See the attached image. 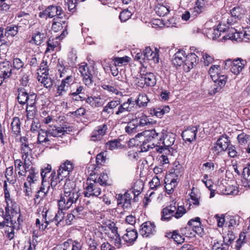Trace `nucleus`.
Wrapping results in <instances>:
<instances>
[{
    "label": "nucleus",
    "instance_id": "nucleus-5",
    "mask_svg": "<svg viewBox=\"0 0 250 250\" xmlns=\"http://www.w3.org/2000/svg\"><path fill=\"white\" fill-rule=\"evenodd\" d=\"M224 63L225 69H229L231 66L230 70L232 73L235 75H238L244 69L247 62L241 58H237L233 60L228 59L224 62Z\"/></svg>",
    "mask_w": 250,
    "mask_h": 250
},
{
    "label": "nucleus",
    "instance_id": "nucleus-45",
    "mask_svg": "<svg viewBox=\"0 0 250 250\" xmlns=\"http://www.w3.org/2000/svg\"><path fill=\"white\" fill-rule=\"evenodd\" d=\"M47 74L42 75H38V80L46 88L51 87L53 85V81L51 79L48 77Z\"/></svg>",
    "mask_w": 250,
    "mask_h": 250
},
{
    "label": "nucleus",
    "instance_id": "nucleus-59",
    "mask_svg": "<svg viewBox=\"0 0 250 250\" xmlns=\"http://www.w3.org/2000/svg\"><path fill=\"white\" fill-rule=\"evenodd\" d=\"M5 175L7 181L10 183H13L15 181L13 167H10L6 168Z\"/></svg>",
    "mask_w": 250,
    "mask_h": 250
},
{
    "label": "nucleus",
    "instance_id": "nucleus-27",
    "mask_svg": "<svg viewBox=\"0 0 250 250\" xmlns=\"http://www.w3.org/2000/svg\"><path fill=\"white\" fill-rule=\"evenodd\" d=\"M120 100L117 98L108 102L104 107L102 112L107 114H115V110L118 108L120 104Z\"/></svg>",
    "mask_w": 250,
    "mask_h": 250
},
{
    "label": "nucleus",
    "instance_id": "nucleus-62",
    "mask_svg": "<svg viewBox=\"0 0 250 250\" xmlns=\"http://www.w3.org/2000/svg\"><path fill=\"white\" fill-rule=\"evenodd\" d=\"M129 58L127 56L123 57H115L113 59V61L114 62L116 65H121L125 62H128L129 61Z\"/></svg>",
    "mask_w": 250,
    "mask_h": 250
},
{
    "label": "nucleus",
    "instance_id": "nucleus-44",
    "mask_svg": "<svg viewBox=\"0 0 250 250\" xmlns=\"http://www.w3.org/2000/svg\"><path fill=\"white\" fill-rule=\"evenodd\" d=\"M177 179L173 178L171 180L167 179L165 180V189L166 192L170 194L174 191V188L177 186Z\"/></svg>",
    "mask_w": 250,
    "mask_h": 250
},
{
    "label": "nucleus",
    "instance_id": "nucleus-52",
    "mask_svg": "<svg viewBox=\"0 0 250 250\" xmlns=\"http://www.w3.org/2000/svg\"><path fill=\"white\" fill-rule=\"evenodd\" d=\"M149 100L146 94L139 95L138 99L134 101L135 104L139 107H145L147 105Z\"/></svg>",
    "mask_w": 250,
    "mask_h": 250
},
{
    "label": "nucleus",
    "instance_id": "nucleus-31",
    "mask_svg": "<svg viewBox=\"0 0 250 250\" xmlns=\"http://www.w3.org/2000/svg\"><path fill=\"white\" fill-rule=\"evenodd\" d=\"M137 127L144 126L150 124L147 117L143 113H136L134 118H131Z\"/></svg>",
    "mask_w": 250,
    "mask_h": 250
},
{
    "label": "nucleus",
    "instance_id": "nucleus-12",
    "mask_svg": "<svg viewBox=\"0 0 250 250\" xmlns=\"http://www.w3.org/2000/svg\"><path fill=\"white\" fill-rule=\"evenodd\" d=\"M74 166L72 162L66 160L62 163L58 170V175L61 179H64L68 177L74 169Z\"/></svg>",
    "mask_w": 250,
    "mask_h": 250
},
{
    "label": "nucleus",
    "instance_id": "nucleus-47",
    "mask_svg": "<svg viewBox=\"0 0 250 250\" xmlns=\"http://www.w3.org/2000/svg\"><path fill=\"white\" fill-rule=\"evenodd\" d=\"M232 17L235 19H241L246 13V10L240 7H234L230 11Z\"/></svg>",
    "mask_w": 250,
    "mask_h": 250
},
{
    "label": "nucleus",
    "instance_id": "nucleus-48",
    "mask_svg": "<svg viewBox=\"0 0 250 250\" xmlns=\"http://www.w3.org/2000/svg\"><path fill=\"white\" fill-rule=\"evenodd\" d=\"M156 13L160 17H164L169 12V8L161 4H158L155 7Z\"/></svg>",
    "mask_w": 250,
    "mask_h": 250
},
{
    "label": "nucleus",
    "instance_id": "nucleus-40",
    "mask_svg": "<svg viewBox=\"0 0 250 250\" xmlns=\"http://www.w3.org/2000/svg\"><path fill=\"white\" fill-rule=\"evenodd\" d=\"M12 73V66L8 62L0 64V76H2L3 79L9 77Z\"/></svg>",
    "mask_w": 250,
    "mask_h": 250
},
{
    "label": "nucleus",
    "instance_id": "nucleus-1",
    "mask_svg": "<svg viewBox=\"0 0 250 250\" xmlns=\"http://www.w3.org/2000/svg\"><path fill=\"white\" fill-rule=\"evenodd\" d=\"M4 212L2 208H0V226L17 227L23 222L20 212L14 210L12 211L8 207L5 208Z\"/></svg>",
    "mask_w": 250,
    "mask_h": 250
},
{
    "label": "nucleus",
    "instance_id": "nucleus-55",
    "mask_svg": "<svg viewBox=\"0 0 250 250\" xmlns=\"http://www.w3.org/2000/svg\"><path fill=\"white\" fill-rule=\"evenodd\" d=\"M4 190L5 200L6 203V206L5 207H8L9 209H11L12 208L13 202L10 198L9 191L7 188V184L6 182H5L4 185Z\"/></svg>",
    "mask_w": 250,
    "mask_h": 250
},
{
    "label": "nucleus",
    "instance_id": "nucleus-33",
    "mask_svg": "<svg viewBox=\"0 0 250 250\" xmlns=\"http://www.w3.org/2000/svg\"><path fill=\"white\" fill-rule=\"evenodd\" d=\"M205 8V0H197L193 8L190 11L193 18L194 19L198 15L201 13Z\"/></svg>",
    "mask_w": 250,
    "mask_h": 250
},
{
    "label": "nucleus",
    "instance_id": "nucleus-14",
    "mask_svg": "<svg viewBox=\"0 0 250 250\" xmlns=\"http://www.w3.org/2000/svg\"><path fill=\"white\" fill-rule=\"evenodd\" d=\"M198 62V57L195 53H191L186 55L183 65L184 71L189 72L197 64Z\"/></svg>",
    "mask_w": 250,
    "mask_h": 250
},
{
    "label": "nucleus",
    "instance_id": "nucleus-6",
    "mask_svg": "<svg viewBox=\"0 0 250 250\" xmlns=\"http://www.w3.org/2000/svg\"><path fill=\"white\" fill-rule=\"evenodd\" d=\"M64 16L63 10L60 6L51 5L47 6L43 11L39 13L41 18L47 19L54 17Z\"/></svg>",
    "mask_w": 250,
    "mask_h": 250
},
{
    "label": "nucleus",
    "instance_id": "nucleus-46",
    "mask_svg": "<svg viewBox=\"0 0 250 250\" xmlns=\"http://www.w3.org/2000/svg\"><path fill=\"white\" fill-rule=\"evenodd\" d=\"M216 143L218 146L222 148L220 149L224 150V151H226L229 146V141L227 136L222 135L217 140Z\"/></svg>",
    "mask_w": 250,
    "mask_h": 250
},
{
    "label": "nucleus",
    "instance_id": "nucleus-25",
    "mask_svg": "<svg viewBox=\"0 0 250 250\" xmlns=\"http://www.w3.org/2000/svg\"><path fill=\"white\" fill-rule=\"evenodd\" d=\"M28 175L26 179V182L24 183V187H27L29 185H33L37 182L39 177V173L38 170L36 168L31 167H29L28 171Z\"/></svg>",
    "mask_w": 250,
    "mask_h": 250
},
{
    "label": "nucleus",
    "instance_id": "nucleus-57",
    "mask_svg": "<svg viewBox=\"0 0 250 250\" xmlns=\"http://www.w3.org/2000/svg\"><path fill=\"white\" fill-rule=\"evenodd\" d=\"M155 147L158 148V146L157 144H155L154 142L149 143L148 142V141L144 140L143 142V144L141 146V151L146 152L148 151L149 148H153Z\"/></svg>",
    "mask_w": 250,
    "mask_h": 250
},
{
    "label": "nucleus",
    "instance_id": "nucleus-50",
    "mask_svg": "<svg viewBox=\"0 0 250 250\" xmlns=\"http://www.w3.org/2000/svg\"><path fill=\"white\" fill-rule=\"evenodd\" d=\"M49 138L50 137L47 130H41L38 134V142L39 144L46 143L50 141Z\"/></svg>",
    "mask_w": 250,
    "mask_h": 250
},
{
    "label": "nucleus",
    "instance_id": "nucleus-63",
    "mask_svg": "<svg viewBox=\"0 0 250 250\" xmlns=\"http://www.w3.org/2000/svg\"><path fill=\"white\" fill-rule=\"evenodd\" d=\"M186 212V209L183 206H178L177 208L176 207V211L174 212V217L179 219L182 217Z\"/></svg>",
    "mask_w": 250,
    "mask_h": 250
},
{
    "label": "nucleus",
    "instance_id": "nucleus-60",
    "mask_svg": "<svg viewBox=\"0 0 250 250\" xmlns=\"http://www.w3.org/2000/svg\"><path fill=\"white\" fill-rule=\"evenodd\" d=\"M183 172V168L181 165L178 163H174L173 167L171 169V173H174L177 177L181 175Z\"/></svg>",
    "mask_w": 250,
    "mask_h": 250
},
{
    "label": "nucleus",
    "instance_id": "nucleus-7",
    "mask_svg": "<svg viewBox=\"0 0 250 250\" xmlns=\"http://www.w3.org/2000/svg\"><path fill=\"white\" fill-rule=\"evenodd\" d=\"M135 106L134 101L132 98H128L126 101L122 103L120 101L118 108L115 112V114L117 116L121 115L125 112L130 113L134 110Z\"/></svg>",
    "mask_w": 250,
    "mask_h": 250
},
{
    "label": "nucleus",
    "instance_id": "nucleus-23",
    "mask_svg": "<svg viewBox=\"0 0 250 250\" xmlns=\"http://www.w3.org/2000/svg\"><path fill=\"white\" fill-rule=\"evenodd\" d=\"M240 217L238 215L230 216L228 217L226 220V225L228 226L229 231L227 237H230L232 230H234L239 225L240 223Z\"/></svg>",
    "mask_w": 250,
    "mask_h": 250
},
{
    "label": "nucleus",
    "instance_id": "nucleus-4",
    "mask_svg": "<svg viewBox=\"0 0 250 250\" xmlns=\"http://www.w3.org/2000/svg\"><path fill=\"white\" fill-rule=\"evenodd\" d=\"M78 199V192L68 193L65 192L58 201V208L60 210H66L69 208L73 203H75Z\"/></svg>",
    "mask_w": 250,
    "mask_h": 250
},
{
    "label": "nucleus",
    "instance_id": "nucleus-54",
    "mask_svg": "<svg viewBox=\"0 0 250 250\" xmlns=\"http://www.w3.org/2000/svg\"><path fill=\"white\" fill-rule=\"evenodd\" d=\"M18 32V27L16 25H10L5 28V35L7 37L15 36Z\"/></svg>",
    "mask_w": 250,
    "mask_h": 250
},
{
    "label": "nucleus",
    "instance_id": "nucleus-49",
    "mask_svg": "<svg viewBox=\"0 0 250 250\" xmlns=\"http://www.w3.org/2000/svg\"><path fill=\"white\" fill-rule=\"evenodd\" d=\"M55 220V216L52 214V212L49 210H47L45 212L42 211V221L47 224V225L51 222Z\"/></svg>",
    "mask_w": 250,
    "mask_h": 250
},
{
    "label": "nucleus",
    "instance_id": "nucleus-11",
    "mask_svg": "<svg viewBox=\"0 0 250 250\" xmlns=\"http://www.w3.org/2000/svg\"><path fill=\"white\" fill-rule=\"evenodd\" d=\"M91 181V179H89V178L87 180V186L85 188L86 191L83 192L84 196H94L98 197L101 193V189L98 187V185L95 181L92 182Z\"/></svg>",
    "mask_w": 250,
    "mask_h": 250
},
{
    "label": "nucleus",
    "instance_id": "nucleus-61",
    "mask_svg": "<svg viewBox=\"0 0 250 250\" xmlns=\"http://www.w3.org/2000/svg\"><path fill=\"white\" fill-rule=\"evenodd\" d=\"M174 235L173 239L177 244H181L185 241L183 235L181 234L179 230H174Z\"/></svg>",
    "mask_w": 250,
    "mask_h": 250
},
{
    "label": "nucleus",
    "instance_id": "nucleus-3",
    "mask_svg": "<svg viewBox=\"0 0 250 250\" xmlns=\"http://www.w3.org/2000/svg\"><path fill=\"white\" fill-rule=\"evenodd\" d=\"M21 151L22 154V158L24 161V167L28 168L31 164L33 145L29 144L25 137H21Z\"/></svg>",
    "mask_w": 250,
    "mask_h": 250
},
{
    "label": "nucleus",
    "instance_id": "nucleus-18",
    "mask_svg": "<svg viewBox=\"0 0 250 250\" xmlns=\"http://www.w3.org/2000/svg\"><path fill=\"white\" fill-rule=\"evenodd\" d=\"M159 50L157 48H155L154 50H153L150 47H146L143 51V56L145 59L157 63L159 62Z\"/></svg>",
    "mask_w": 250,
    "mask_h": 250
},
{
    "label": "nucleus",
    "instance_id": "nucleus-56",
    "mask_svg": "<svg viewBox=\"0 0 250 250\" xmlns=\"http://www.w3.org/2000/svg\"><path fill=\"white\" fill-rule=\"evenodd\" d=\"M50 180L48 181L52 188H54L57 186L58 184L62 181L63 179L59 178V175L57 176L55 172L51 174Z\"/></svg>",
    "mask_w": 250,
    "mask_h": 250
},
{
    "label": "nucleus",
    "instance_id": "nucleus-58",
    "mask_svg": "<svg viewBox=\"0 0 250 250\" xmlns=\"http://www.w3.org/2000/svg\"><path fill=\"white\" fill-rule=\"evenodd\" d=\"M64 2L71 13H73L76 11L77 0H64Z\"/></svg>",
    "mask_w": 250,
    "mask_h": 250
},
{
    "label": "nucleus",
    "instance_id": "nucleus-38",
    "mask_svg": "<svg viewBox=\"0 0 250 250\" xmlns=\"http://www.w3.org/2000/svg\"><path fill=\"white\" fill-rule=\"evenodd\" d=\"M45 37L46 35L44 33L36 31L33 33L32 39L29 41V42L36 45H40L43 42Z\"/></svg>",
    "mask_w": 250,
    "mask_h": 250
},
{
    "label": "nucleus",
    "instance_id": "nucleus-15",
    "mask_svg": "<svg viewBox=\"0 0 250 250\" xmlns=\"http://www.w3.org/2000/svg\"><path fill=\"white\" fill-rule=\"evenodd\" d=\"M234 238V234L231 232L230 237H224V243L215 240L212 246V250H228L229 244L231 243Z\"/></svg>",
    "mask_w": 250,
    "mask_h": 250
},
{
    "label": "nucleus",
    "instance_id": "nucleus-22",
    "mask_svg": "<svg viewBox=\"0 0 250 250\" xmlns=\"http://www.w3.org/2000/svg\"><path fill=\"white\" fill-rule=\"evenodd\" d=\"M140 233L143 237H148L155 232V226L154 223L146 222L141 225Z\"/></svg>",
    "mask_w": 250,
    "mask_h": 250
},
{
    "label": "nucleus",
    "instance_id": "nucleus-29",
    "mask_svg": "<svg viewBox=\"0 0 250 250\" xmlns=\"http://www.w3.org/2000/svg\"><path fill=\"white\" fill-rule=\"evenodd\" d=\"M126 231V233L122 237L123 239L128 245H132L138 237V232L134 229H127Z\"/></svg>",
    "mask_w": 250,
    "mask_h": 250
},
{
    "label": "nucleus",
    "instance_id": "nucleus-9",
    "mask_svg": "<svg viewBox=\"0 0 250 250\" xmlns=\"http://www.w3.org/2000/svg\"><path fill=\"white\" fill-rule=\"evenodd\" d=\"M175 138V134L169 132H166L163 136V146H158V148H156V150L160 153L165 150L169 151V148L174 144Z\"/></svg>",
    "mask_w": 250,
    "mask_h": 250
},
{
    "label": "nucleus",
    "instance_id": "nucleus-8",
    "mask_svg": "<svg viewBox=\"0 0 250 250\" xmlns=\"http://www.w3.org/2000/svg\"><path fill=\"white\" fill-rule=\"evenodd\" d=\"M79 72L81 74L83 83L87 86L91 85L93 82L91 68L87 63H82L79 66Z\"/></svg>",
    "mask_w": 250,
    "mask_h": 250
},
{
    "label": "nucleus",
    "instance_id": "nucleus-51",
    "mask_svg": "<svg viewBox=\"0 0 250 250\" xmlns=\"http://www.w3.org/2000/svg\"><path fill=\"white\" fill-rule=\"evenodd\" d=\"M144 184L142 182L137 181L134 184L133 190H130L129 192H132L133 196L135 197L141 193L143 189Z\"/></svg>",
    "mask_w": 250,
    "mask_h": 250
},
{
    "label": "nucleus",
    "instance_id": "nucleus-64",
    "mask_svg": "<svg viewBox=\"0 0 250 250\" xmlns=\"http://www.w3.org/2000/svg\"><path fill=\"white\" fill-rule=\"evenodd\" d=\"M244 42H247L250 40V26L243 28L241 31Z\"/></svg>",
    "mask_w": 250,
    "mask_h": 250
},
{
    "label": "nucleus",
    "instance_id": "nucleus-35",
    "mask_svg": "<svg viewBox=\"0 0 250 250\" xmlns=\"http://www.w3.org/2000/svg\"><path fill=\"white\" fill-rule=\"evenodd\" d=\"M141 80L145 82V84L147 86H153L156 83V76L151 72H147L145 74H141Z\"/></svg>",
    "mask_w": 250,
    "mask_h": 250
},
{
    "label": "nucleus",
    "instance_id": "nucleus-16",
    "mask_svg": "<svg viewBox=\"0 0 250 250\" xmlns=\"http://www.w3.org/2000/svg\"><path fill=\"white\" fill-rule=\"evenodd\" d=\"M242 34L241 31H237L234 28H229L228 33L223 36L222 40H230L236 42H244Z\"/></svg>",
    "mask_w": 250,
    "mask_h": 250
},
{
    "label": "nucleus",
    "instance_id": "nucleus-28",
    "mask_svg": "<svg viewBox=\"0 0 250 250\" xmlns=\"http://www.w3.org/2000/svg\"><path fill=\"white\" fill-rule=\"evenodd\" d=\"M197 131V126L190 127L183 132L182 137L184 141L190 143L195 139Z\"/></svg>",
    "mask_w": 250,
    "mask_h": 250
},
{
    "label": "nucleus",
    "instance_id": "nucleus-41",
    "mask_svg": "<svg viewBox=\"0 0 250 250\" xmlns=\"http://www.w3.org/2000/svg\"><path fill=\"white\" fill-rule=\"evenodd\" d=\"M21 124L20 120L18 117H14L12 119L10 129L13 134L16 135H21Z\"/></svg>",
    "mask_w": 250,
    "mask_h": 250
},
{
    "label": "nucleus",
    "instance_id": "nucleus-13",
    "mask_svg": "<svg viewBox=\"0 0 250 250\" xmlns=\"http://www.w3.org/2000/svg\"><path fill=\"white\" fill-rule=\"evenodd\" d=\"M132 115L128 113L124 116L122 117L121 120H123L122 123L126 124L127 125L125 127V132L130 135L134 134L137 132V126L133 122V120L131 118Z\"/></svg>",
    "mask_w": 250,
    "mask_h": 250
},
{
    "label": "nucleus",
    "instance_id": "nucleus-21",
    "mask_svg": "<svg viewBox=\"0 0 250 250\" xmlns=\"http://www.w3.org/2000/svg\"><path fill=\"white\" fill-rule=\"evenodd\" d=\"M43 172L41 173L42 177V184L40 190L36 193L35 197L36 199H42L44 198L50 189V184L44 180V176L43 174Z\"/></svg>",
    "mask_w": 250,
    "mask_h": 250
},
{
    "label": "nucleus",
    "instance_id": "nucleus-17",
    "mask_svg": "<svg viewBox=\"0 0 250 250\" xmlns=\"http://www.w3.org/2000/svg\"><path fill=\"white\" fill-rule=\"evenodd\" d=\"M67 26L66 18L64 16L55 17L53 20L52 29L55 32L63 30V32L66 30Z\"/></svg>",
    "mask_w": 250,
    "mask_h": 250
},
{
    "label": "nucleus",
    "instance_id": "nucleus-42",
    "mask_svg": "<svg viewBox=\"0 0 250 250\" xmlns=\"http://www.w3.org/2000/svg\"><path fill=\"white\" fill-rule=\"evenodd\" d=\"M90 176L91 178H89V179H91V181L92 182L95 181L97 185L99 184L101 186H106L107 185V180L108 177L107 174L105 173H101L100 175L98 176V178H97V177L95 178V175H91Z\"/></svg>",
    "mask_w": 250,
    "mask_h": 250
},
{
    "label": "nucleus",
    "instance_id": "nucleus-19",
    "mask_svg": "<svg viewBox=\"0 0 250 250\" xmlns=\"http://www.w3.org/2000/svg\"><path fill=\"white\" fill-rule=\"evenodd\" d=\"M35 96V100L36 99L37 95L35 93L28 94L27 90L22 87L18 88V101L21 104H28L31 96Z\"/></svg>",
    "mask_w": 250,
    "mask_h": 250
},
{
    "label": "nucleus",
    "instance_id": "nucleus-36",
    "mask_svg": "<svg viewBox=\"0 0 250 250\" xmlns=\"http://www.w3.org/2000/svg\"><path fill=\"white\" fill-rule=\"evenodd\" d=\"M145 134L146 137L145 140L148 141V143H152L154 142L155 144L159 143L158 141L160 138V135L159 133L156 132L155 129L146 131Z\"/></svg>",
    "mask_w": 250,
    "mask_h": 250
},
{
    "label": "nucleus",
    "instance_id": "nucleus-10",
    "mask_svg": "<svg viewBox=\"0 0 250 250\" xmlns=\"http://www.w3.org/2000/svg\"><path fill=\"white\" fill-rule=\"evenodd\" d=\"M133 192L127 191L124 194L116 195L117 205L124 208H127L131 207V200L133 197Z\"/></svg>",
    "mask_w": 250,
    "mask_h": 250
},
{
    "label": "nucleus",
    "instance_id": "nucleus-39",
    "mask_svg": "<svg viewBox=\"0 0 250 250\" xmlns=\"http://www.w3.org/2000/svg\"><path fill=\"white\" fill-rule=\"evenodd\" d=\"M47 131L50 137H61L66 131L64 128L61 126H50Z\"/></svg>",
    "mask_w": 250,
    "mask_h": 250
},
{
    "label": "nucleus",
    "instance_id": "nucleus-26",
    "mask_svg": "<svg viewBox=\"0 0 250 250\" xmlns=\"http://www.w3.org/2000/svg\"><path fill=\"white\" fill-rule=\"evenodd\" d=\"M176 209V207L172 205L164 208L162 211L161 220L164 221L170 220L173 217H174V212Z\"/></svg>",
    "mask_w": 250,
    "mask_h": 250
},
{
    "label": "nucleus",
    "instance_id": "nucleus-2",
    "mask_svg": "<svg viewBox=\"0 0 250 250\" xmlns=\"http://www.w3.org/2000/svg\"><path fill=\"white\" fill-rule=\"evenodd\" d=\"M220 70V65H213L208 70L213 84L211 85L209 93L210 94H215L219 92L226 84L227 77L225 75H221L219 72Z\"/></svg>",
    "mask_w": 250,
    "mask_h": 250
},
{
    "label": "nucleus",
    "instance_id": "nucleus-30",
    "mask_svg": "<svg viewBox=\"0 0 250 250\" xmlns=\"http://www.w3.org/2000/svg\"><path fill=\"white\" fill-rule=\"evenodd\" d=\"M107 129V126L105 124L97 126L92 132L91 138L93 141L100 140L105 134Z\"/></svg>",
    "mask_w": 250,
    "mask_h": 250
},
{
    "label": "nucleus",
    "instance_id": "nucleus-53",
    "mask_svg": "<svg viewBox=\"0 0 250 250\" xmlns=\"http://www.w3.org/2000/svg\"><path fill=\"white\" fill-rule=\"evenodd\" d=\"M105 146L109 150H112L115 149L121 148V144L120 139H114L109 141L105 144Z\"/></svg>",
    "mask_w": 250,
    "mask_h": 250
},
{
    "label": "nucleus",
    "instance_id": "nucleus-37",
    "mask_svg": "<svg viewBox=\"0 0 250 250\" xmlns=\"http://www.w3.org/2000/svg\"><path fill=\"white\" fill-rule=\"evenodd\" d=\"M170 108L167 105L161 106L150 109V114L158 118H162L166 113L169 112Z\"/></svg>",
    "mask_w": 250,
    "mask_h": 250
},
{
    "label": "nucleus",
    "instance_id": "nucleus-34",
    "mask_svg": "<svg viewBox=\"0 0 250 250\" xmlns=\"http://www.w3.org/2000/svg\"><path fill=\"white\" fill-rule=\"evenodd\" d=\"M186 54L185 51L179 50L173 56L172 60V64L177 66L183 65L186 56Z\"/></svg>",
    "mask_w": 250,
    "mask_h": 250
},
{
    "label": "nucleus",
    "instance_id": "nucleus-20",
    "mask_svg": "<svg viewBox=\"0 0 250 250\" xmlns=\"http://www.w3.org/2000/svg\"><path fill=\"white\" fill-rule=\"evenodd\" d=\"M191 229L196 234L202 236L204 234V229L202 227L199 217H196L195 219H190L188 223Z\"/></svg>",
    "mask_w": 250,
    "mask_h": 250
},
{
    "label": "nucleus",
    "instance_id": "nucleus-24",
    "mask_svg": "<svg viewBox=\"0 0 250 250\" xmlns=\"http://www.w3.org/2000/svg\"><path fill=\"white\" fill-rule=\"evenodd\" d=\"M73 78L72 76H67L66 78L62 80L60 85H58L56 96H60L63 95L67 91L70 83L72 82Z\"/></svg>",
    "mask_w": 250,
    "mask_h": 250
},
{
    "label": "nucleus",
    "instance_id": "nucleus-43",
    "mask_svg": "<svg viewBox=\"0 0 250 250\" xmlns=\"http://www.w3.org/2000/svg\"><path fill=\"white\" fill-rule=\"evenodd\" d=\"M242 185L245 187H250V164L243 169Z\"/></svg>",
    "mask_w": 250,
    "mask_h": 250
},
{
    "label": "nucleus",
    "instance_id": "nucleus-32",
    "mask_svg": "<svg viewBox=\"0 0 250 250\" xmlns=\"http://www.w3.org/2000/svg\"><path fill=\"white\" fill-rule=\"evenodd\" d=\"M36 101L35 100V96H31L26 106L27 117L28 119H31L35 115L36 112Z\"/></svg>",
    "mask_w": 250,
    "mask_h": 250
}]
</instances>
